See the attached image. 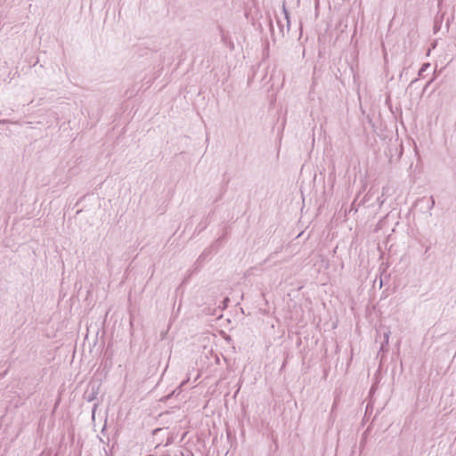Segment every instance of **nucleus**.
<instances>
[{"instance_id": "nucleus-1", "label": "nucleus", "mask_w": 456, "mask_h": 456, "mask_svg": "<svg viewBox=\"0 0 456 456\" xmlns=\"http://www.w3.org/2000/svg\"><path fill=\"white\" fill-rule=\"evenodd\" d=\"M283 8V12H284V15H285V19L287 20V25L288 27H289V12L287 11L286 7H285V4H283L282 6Z\"/></svg>"}, {"instance_id": "nucleus-2", "label": "nucleus", "mask_w": 456, "mask_h": 456, "mask_svg": "<svg viewBox=\"0 0 456 456\" xmlns=\"http://www.w3.org/2000/svg\"><path fill=\"white\" fill-rule=\"evenodd\" d=\"M430 66L429 63H425L422 65L421 69L419 71V76H421L424 71Z\"/></svg>"}, {"instance_id": "nucleus-3", "label": "nucleus", "mask_w": 456, "mask_h": 456, "mask_svg": "<svg viewBox=\"0 0 456 456\" xmlns=\"http://www.w3.org/2000/svg\"><path fill=\"white\" fill-rule=\"evenodd\" d=\"M389 335H390V331H389V330H388V331H386V332L384 333V339H385V343H386V345H387V344H388Z\"/></svg>"}, {"instance_id": "nucleus-4", "label": "nucleus", "mask_w": 456, "mask_h": 456, "mask_svg": "<svg viewBox=\"0 0 456 456\" xmlns=\"http://www.w3.org/2000/svg\"><path fill=\"white\" fill-rule=\"evenodd\" d=\"M430 205H431V208H433V207H434V205H435V200H434V198H433V197H431V202H430Z\"/></svg>"}, {"instance_id": "nucleus-5", "label": "nucleus", "mask_w": 456, "mask_h": 456, "mask_svg": "<svg viewBox=\"0 0 456 456\" xmlns=\"http://www.w3.org/2000/svg\"><path fill=\"white\" fill-rule=\"evenodd\" d=\"M8 122H9V121H8V120H6V119L0 120V123H2V124H5V123H8Z\"/></svg>"}, {"instance_id": "nucleus-6", "label": "nucleus", "mask_w": 456, "mask_h": 456, "mask_svg": "<svg viewBox=\"0 0 456 456\" xmlns=\"http://www.w3.org/2000/svg\"><path fill=\"white\" fill-rule=\"evenodd\" d=\"M381 350H384L385 349V346L384 344L381 345V347H380Z\"/></svg>"}]
</instances>
